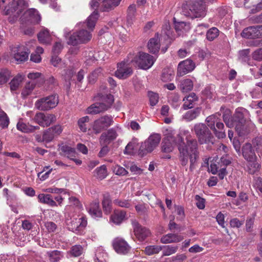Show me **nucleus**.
<instances>
[{
  "mask_svg": "<svg viewBox=\"0 0 262 262\" xmlns=\"http://www.w3.org/2000/svg\"><path fill=\"white\" fill-rule=\"evenodd\" d=\"M174 145L178 146L180 161L183 166L187 164L189 159L192 165L199 158L197 141L188 131L183 130L176 135L172 132L167 133L162 142V151L169 153L172 151Z\"/></svg>",
  "mask_w": 262,
  "mask_h": 262,
  "instance_id": "1",
  "label": "nucleus"
},
{
  "mask_svg": "<svg viewBox=\"0 0 262 262\" xmlns=\"http://www.w3.org/2000/svg\"><path fill=\"white\" fill-rule=\"evenodd\" d=\"M207 7L205 0H191L189 5V11L183 13L191 18L204 17L206 15Z\"/></svg>",
  "mask_w": 262,
  "mask_h": 262,
  "instance_id": "2",
  "label": "nucleus"
},
{
  "mask_svg": "<svg viewBox=\"0 0 262 262\" xmlns=\"http://www.w3.org/2000/svg\"><path fill=\"white\" fill-rule=\"evenodd\" d=\"M101 102H96L86 109V113L95 115L107 110L114 102L113 96L111 94L99 95Z\"/></svg>",
  "mask_w": 262,
  "mask_h": 262,
  "instance_id": "3",
  "label": "nucleus"
},
{
  "mask_svg": "<svg viewBox=\"0 0 262 262\" xmlns=\"http://www.w3.org/2000/svg\"><path fill=\"white\" fill-rule=\"evenodd\" d=\"M28 3L25 0H12L4 10L5 15H13L17 17L28 7Z\"/></svg>",
  "mask_w": 262,
  "mask_h": 262,
  "instance_id": "4",
  "label": "nucleus"
},
{
  "mask_svg": "<svg viewBox=\"0 0 262 262\" xmlns=\"http://www.w3.org/2000/svg\"><path fill=\"white\" fill-rule=\"evenodd\" d=\"M161 139L160 134H154L151 135L141 144L139 148V154L143 156L152 152L158 146Z\"/></svg>",
  "mask_w": 262,
  "mask_h": 262,
  "instance_id": "5",
  "label": "nucleus"
},
{
  "mask_svg": "<svg viewBox=\"0 0 262 262\" xmlns=\"http://www.w3.org/2000/svg\"><path fill=\"white\" fill-rule=\"evenodd\" d=\"M58 102V96L53 94L37 100L35 103V107L40 111H49L55 107Z\"/></svg>",
  "mask_w": 262,
  "mask_h": 262,
  "instance_id": "6",
  "label": "nucleus"
},
{
  "mask_svg": "<svg viewBox=\"0 0 262 262\" xmlns=\"http://www.w3.org/2000/svg\"><path fill=\"white\" fill-rule=\"evenodd\" d=\"M207 125L212 130L214 134L218 138H224L226 137L224 130V125L220 121L216 115L208 116L206 119Z\"/></svg>",
  "mask_w": 262,
  "mask_h": 262,
  "instance_id": "7",
  "label": "nucleus"
},
{
  "mask_svg": "<svg viewBox=\"0 0 262 262\" xmlns=\"http://www.w3.org/2000/svg\"><path fill=\"white\" fill-rule=\"evenodd\" d=\"M155 60L152 56L146 53L140 52L130 61L136 63L140 68L147 70L151 67Z\"/></svg>",
  "mask_w": 262,
  "mask_h": 262,
  "instance_id": "8",
  "label": "nucleus"
},
{
  "mask_svg": "<svg viewBox=\"0 0 262 262\" xmlns=\"http://www.w3.org/2000/svg\"><path fill=\"white\" fill-rule=\"evenodd\" d=\"M92 34L90 32L81 29L74 32L69 37L68 44L76 46L80 43H86L92 38Z\"/></svg>",
  "mask_w": 262,
  "mask_h": 262,
  "instance_id": "9",
  "label": "nucleus"
},
{
  "mask_svg": "<svg viewBox=\"0 0 262 262\" xmlns=\"http://www.w3.org/2000/svg\"><path fill=\"white\" fill-rule=\"evenodd\" d=\"M113 122V117L104 116L96 120L93 126V129L96 134L100 133L103 129L110 126Z\"/></svg>",
  "mask_w": 262,
  "mask_h": 262,
  "instance_id": "10",
  "label": "nucleus"
},
{
  "mask_svg": "<svg viewBox=\"0 0 262 262\" xmlns=\"http://www.w3.org/2000/svg\"><path fill=\"white\" fill-rule=\"evenodd\" d=\"M67 225L69 230L73 232L81 231L87 225V221L84 216L68 220Z\"/></svg>",
  "mask_w": 262,
  "mask_h": 262,
  "instance_id": "11",
  "label": "nucleus"
},
{
  "mask_svg": "<svg viewBox=\"0 0 262 262\" xmlns=\"http://www.w3.org/2000/svg\"><path fill=\"white\" fill-rule=\"evenodd\" d=\"M34 120L40 126L47 127L55 121L56 117L53 114H45L43 113L39 112L36 114Z\"/></svg>",
  "mask_w": 262,
  "mask_h": 262,
  "instance_id": "12",
  "label": "nucleus"
},
{
  "mask_svg": "<svg viewBox=\"0 0 262 262\" xmlns=\"http://www.w3.org/2000/svg\"><path fill=\"white\" fill-rule=\"evenodd\" d=\"M101 0H91L90 2L91 7L94 9L95 11L91 14V15L88 18L86 22V25L88 29L91 30H93L96 22L98 18V13L96 11L97 9L99 6V2Z\"/></svg>",
  "mask_w": 262,
  "mask_h": 262,
  "instance_id": "13",
  "label": "nucleus"
},
{
  "mask_svg": "<svg viewBox=\"0 0 262 262\" xmlns=\"http://www.w3.org/2000/svg\"><path fill=\"white\" fill-rule=\"evenodd\" d=\"M195 67L194 62L191 59H187L181 61L178 66L177 76H183L192 71Z\"/></svg>",
  "mask_w": 262,
  "mask_h": 262,
  "instance_id": "14",
  "label": "nucleus"
},
{
  "mask_svg": "<svg viewBox=\"0 0 262 262\" xmlns=\"http://www.w3.org/2000/svg\"><path fill=\"white\" fill-rule=\"evenodd\" d=\"M113 246L115 250L119 254H126L130 250V247L127 242L119 237L114 239Z\"/></svg>",
  "mask_w": 262,
  "mask_h": 262,
  "instance_id": "15",
  "label": "nucleus"
},
{
  "mask_svg": "<svg viewBox=\"0 0 262 262\" xmlns=\"http://www.w3.org/2000/svg\"><path fill=\"white\" fill-rule=\"evenodd\" d=\"M117 68L118 69L115 72V75L120 79H126L133 73L131 67L125 62H121L118 64Z\"/></svg>",
  "mask_w": 262,
  "mask_h": 262,
  "instance_id": "16",
  "label": "nucleus"
},
{
  "mask_svg": "<svg viewBox=\"0 0 262 262\" xmlns=\"http://www.w3.org/2000/svg\"><path fill=\"white\" fill-rule=\"evenodd\" d=\"M12 54L15 60L18 63L25 61L28 58L29 52L26 51L24 46L13 48Z\"/></svg>",
  "mask_w": 262,
  "mask_h": 262,
  "instance_id": "17",
  "label": "nucleus"
},
{
  "mask_svg": "<svg viewBox=\"0 0 262 262\" xmlns=\"http://www.w3.org/2000/svg\"><path fill=\"white\" fill-rule=\"evenodd\" d=\"M134 232L135 236L140 241H144L150 235L149 229L137 223L134 225Z\"/></svg>",
  "mask_w": 262,
  "mask_h": 262,
  "instance_id": "18",
  "label": "nucleus"
},
{
  "mask_svg": "<svg viewBox=\"0 0 262 262\" xmlns=\"http://www.w3.org/2000/svg\"><path fill=\"white\" fill-rule=\"evenodd\" d=\"M22 19L32 24H37L40 21L41 18L36 9H30L24 13Z\"/></svg>",
  "mask_w": 262,
  "mask_h": 262,
  "instance_id": "19",
  "label": "nucleus"
},
{
  "mask_svg": "<svg viewBox=\"0 0 262 262\" xmlns=\"http://www.w3.org/2000/svg\"><path fill=\"white\" fill-rule=\"evenodd\" d=\"M245 8L251 9L250 13H256L262 10V0H244Z\"/></svg>",
  "mask_w": 262,
  "mask_h": 262,
  "instance_id": "20",
  "label": "nucleus"
},
{
  "mask_svg": "<svg viewBox=\"0 0 262 262\" xmlns=\"http://www.w3.org/2000/svg\"><path fill=\"white\" fill-rule=\"evenodd\" d=\"M117 137L116 132L113 128L109 129L107 132L101 134L100 138V142L101 144H108L114 140Z\"/></svg>",
  "mask_w": 262,
  "mask_h": 262,
  "instance_id": "21",
  "label": "nucleus"
},
{
  "mask_svg": "<svg viewBox=\"0 0 262 262\" xmlns=\"http://www.w3.org/2000/svg\"><path fill=\"white\" fill-rule=\"evenodd\" d=\"M235 130L239 136L243 137L247 135L250 131L253 125L250 122H246L244 123H236Z\"/></svg>",
  "mask_w": 262,
  "mask_h": 262,
  "instance_id": "22",
  "label": "nucleus"
},
{
  "mask_svg": "<svg viewBox=\"0 0 262 262\" xmlns=\"http://www.w3.org/2000/svg\"><path fill=\"white\" fill-rule=\"evenodd\" d=\"M16 128L18 130L25 133H32L39 129L38 126H33L26 123L21 119L18 121Z\"/></svg>",
  "mask_w": 262,
  "mask_h": 262,
  "instance_id": "23",
  "label": "nucleus"
},
{
  "mask_svg": "<svg viewBox=\"0 0 262 262\" xmlns=\"http://www.w3.org/2000/svg\"><path fill=\"white\" fill-rule=\"evenodd\" d=\"M147 46L150 53L157 54L159 52L160 43V37L158 33L156 34L153 38L149 40Z\"/></svg>",
  "mask_w": 262,
  "mask_h": 262,
  "instance_id": "24",
  "label": "nucleus"
},
{
  "mask_svg": "<svg viewBox=\"0 0 262 262\" xmlns=\"http://www.w3.org/2000/svg\"><path fill=\"white\" fill-rule=\"evenodd\" d=\"M242 154L246 161L257 159V157L250 143H247L243 145L242 147Z\"/></svg>",
  "mask_w": 262,
  "mask_h": 262,
  "instance_id": "25",
  "label": "nucleus"
},
{
  "mask_svg": "<svg viewBox=\"0 0 262 262\" xmlns=\"http://www.w3.org/2000/svg\"><path fill=\"white\" fill-rule=\"evenodd\" d=\"M104 52L102 51L98 53H96L93 51H85L84 54L85 57V61L86 64H90L99 59L104 60L103 57L101 58Z\"/></svg>",
  "mask_w": 262,
  "mask_h": 262,
  "instance_id": "26",
  "label": "nucleus"
},
{
  "mask_svg": "<svg viewBox=\"0 0 262 262\" xmlns=\"http://www.w3.org/2000/svg\"><path fill=\"white\" fill-rule=\"evenodd\" d=\"M183 239V236L178 234L168 233L161 237V242L163 244L176 243L181 242Z\"/></svg>",
  "mask_w": 262,
  "mask_h": 262,
  "instance_id": "27",
  "label": "nucleus"
},
{
  "mask_svg": "<svg viewBox=\"0 0 262 262\" xmlns=\"http://www.w3.org/2000/svg\"><path fill=\"white\" fill-rule=\"evenodd\" d=\"M198 100V97L195 94L191 93L183 98L184 104L182 107L184 110L191 108Z\"/></svg>",
  "mask_w": 262,
  "mask_h": 262,
  "instance_id": "28",
  "label": "nucleus"
},
{
  "mask_svg": "<svg viewBox=\"0 0 262 262\" xmlns=\"http://www.w3.org/2000/svg\"><path fill=\"white\" fill-rule=\"evenodd\" d=\"M88 210L90 214L93 218L100 217L102 216V212L98 202L94 201L91 203L88 207Z\"/></svg>",
  "mask_w": 262,
  "mask_h": 262,
  "instance_id": "29",
  "label": "nucleus"
},
{
  "mask_svg": "<svg viewBox=\"0 0 262 262\" xmlns=\"http://www.w3.org/2000/svg\"><path fill=\"white\" fill-rule=\"evenodd\" d=\"M121 0H103L100 9L103 11H109L118 6Z\"/></svg>",
  "mask_w": 262,
  "mask_h": 262,
  "instance_id": "30",
  "label": "nucleus"
},
{
  "mask_svg": "<svg viewBox=\"0 0 262 262\" xmlns=\"http://www.w3.org/2000/svg\"><path fill=\"white\" fill-rule=\"evenodd\" d=\"M126 215L125 211L115 210L111 216V221L116 225H119L125 219Z\"/></svg>",
  "mask_w": 262,
  "mask_h": 262,
  "instance_id": "31",
  "label": "nucleus"
},
{
  "mask_svg": "<svg viewBox=\"0 0 262 262\" xmlns=\"http://www.w3.org/2000/svg\"><path fill=\"white\" fill-rule=\"evenodd\" d=\"M201 107H196L193 110L187 111L183 116V119L187 121L195 119L201 113Z\"/></svg>",
  "mask_w": 262,
  "mask_h": 262,
  "instance_id": "32",
  "label": "nucleus"
},
{
  "mask_svg": "<svg viewBox=\"0 0 262 262\" xmlns=\"http://www.w3.org/2000/svg\"><path fill=\"white\" fill-rule=\"evenodd\" d=\"M194 130L195 134L198 137V140L204 141L202 135L205 134L209 130L208 128L206 125L203 123H199L195 125L194 127ZM208 133H207V134Z\"/></svg>",
  "mask_w": 262,
  "mask_h": 262,
  "instance_id": "33",
  "label": "nucleus"
},
{
  "mask_svg": "<svg viewBox=\"0 0 262 262\" xmlns=\"http://www.w3.org/2000/svg\"><path fill=\"white\" fill-rule=\"evenodd\" d=\"M256 31V27H249L243 30L241 35L243 37L246 38H257Z\"/></svg>",
  "mask_w": 262,
  "mask_h": 262,
  "instance_id": "34",
  "label": "nucleus"
},
{
  "mask_svg": "<svg viewBox=\"0 0 262 262\" xmlns=\"http://www.w3.org/2000/svg\"><path fill=\"white\" fill-rule=\"evenodd\" d=\"M193 87V82L190 79H184L180 82L179 88L183 92L190 91Z\"/></svg>",
  "mask_w": 262,
  "mask_h": 262,
  "instance_id": "35",
  "label": "nucleus"
},
{
  "mask_svg": "<svg viewBox=\"0 0 262 262\" xmlns=\"http://www.w3.org/2000/svg\"><path fill=\"white\" fill-rule=\"evenodd\" d=\"M39 202L41 203L46 204L50 206H56L57 204L55 201L49 194H39L38 196Z\"/></svg>",
  "mask_w": 262,
  "mask_h": 262,
  "instance_id": "36",
  "label": "nucleus"
},
{
  "mask_svg": "<svg viewBox=\"0 0 262 262\" xmlns=\"http://www.w3.org/2000/svg\"><path fill=\"white\" fill-rule=\"evenodd\" d=\"M38 39L41 43L49 44L50 43L51 39L49 32L47 29H43L38 34Z\"/></svg>",
  "mask_w": 262,
  "mask_h": 262,
  "instance_id": "37",
  "label": "nucleus"
},
{
  "mask_svg": "<svg viewBox=\"0 0 262 262\" xmlns=\"http://www.w3.org/2000/svg\"><path fill=\"white\" fill-rule=\"evenodd\" d=\"M248 171L250 174H254L260 168V164L257 162V159L247 161Z\"/></svg>",
  "mask_w": 262,
  "mask_h": 262,
  "instance_id": "38",
  "label": "nucleus"
},
{
  "mask_svg": "<svg viewBox=\"0 0 262 262\" xmlns=\"http://www.w3.org/2000/svg\"><path fill=\"white\" fill-rule=\"evenodd\" d=\"M24 79V76L21 74H17L10 81V89L12 91L16 90L20 86L21 83Z\"/></svg>",
  "mask_w": 262,
  "mask_h": 262,
  "instance_id": "39",
  "label": "nucleus"
},
{
  "mask_svg": "<svg viewBox=\"0 0 262 262\" xmlns=\"http://www.w3.org/2000/svg\"><path fill=\"white\" fill-rule=\"evenodd\" d=\"M95 262H106L107 258V253L101 248H98L95 254Z\"/></svg>",
  "mask_w": 262,
  "mask_h": 262,
  "instance_id": "40",
  "label": "nucleus"
},
{
  "mask_svg": "<svg viewBox=\"0 0 262 262\" xmlns=\"http://www.w3.org/2000/svg\"><path fill=\"white\" fill-rule=\"evenodd\" d=\"M47 254L49 257L50 262H57L63 257L61 252L57 250L49 251Z\"/></svg>",
  "mask_w": 262,
  "mask_h": 262,
  "instance_id": "41",
  "label": "nucleus"
},
{
  "mask_svg": "<svg viewBox=\"0 0 262 262\" xmlns=\"http://www.w3.org/2000/svg\"><path fill=\"white\" fill-rule=\"evenodd\" d=\"M11 77V72L8 69H2L0 71V84L6 83Z\"/></svg>",
  "mask_w": 262,
  "mask_h": 262,
  "instance_id": "42",
  "label": "nucleus"
},
{
  "mask_svg": "<svg viewBox=\"0 0 262 262\" xmlns=\"http://www.w3.org/2000/svg\"><path fill=\"white\" fill-rule=\"evenodd\" d=\"M162 248L160 246L152 245L148 246L145 247L144 253L147 255H151L153 254H158L161 251Z\"/></svg>",
  "mask_w": 262,
  "mask_h": 262,
  "instance_id": "43",
  "label": "nucleus"
},
{
  "mask_svg": "<svg viewBox=\"0 0 262 262\" xmlns=\"http://www.w3.org/2000/svg\"><path fill=\"white\" fill-rule=\"evenodd\" d=\"M95 176L98 179L102 180L107 176V171L105 165H103L97 167L95 170Z\"/></svg>",
  "mask_w": 262,
  "mask_h": 262,
  "instance_id": "44",
  "label": "nucleus"
},
{
  "mask_svg": "<svg viewBox=\"0 0 262 262\" xmlns=\"http://www.w3.org/2000/svg\"><path fill=\"white\" fill-rule=\"evenodd\" d=\"M138 144V140L133 139L126 146L124 154L131 155L134 153L135 148L137 147Z\"/></svg>",
  "mask_w": 262,
  "mask_h": 262,
  "instance_id": "45",
  "label": "nucleus"
},
{
  "mask_svg": "<svg viewBox=\"0 0 262 262\" xmlns=\"http://www.w3.org/2000/svg\"><path fill=\"white\" fill-rule=\"evenodd\" d=\"M219 35V30L215 27H212L208 30L206 33V38L209 41L215 39Z\"/></svg>",
  "mask_w": 262,
  "mask_h": 262,
  "instance_id": "46",
  "label": "nucleus"
},
{
  "mask_svg": "<svg viewBox=\"0 0 262 262\" xmlns=\"http://www.w3.org/2000/svg\"><path fill=\"white\" fill-rule=\"evenodd\" d=\"M83 251L82 247L80 245H76L71 247V250L68 252L72 256L78 257L80 256Z\"/></svg>",
  "mask_w": 262,
  "mask_h": 262,
  "instance_id": "47",
  "label": "nucleus"
},
{
  "mask_svg": "<svg viewBox=\"0 0 262 262\" xmlns=\"http://www.w3.org/2000/svg\"><path fill=\"white\" fill-rule=\"evenodd\" d=\"M35 86V83L33 81H30L28 82L25 88H24L22 92L21 95L24 97H27V96L29 95L34 89Z\"/></svg>",
  "mask_w": 262,
  "mask_h": 262,
  "instance_id": "48",
  "label": "nucleus"
},
{
  "mask_svg": "<svg viewBox=\"0 0 262 262\" xmlns=\"http://www.w3.org/2000/svg\"><path fill=\"white\" fill-rule=\"evenodd\" d=\"M231 113L229 110H226L225 114L223 115V120L226 125L230 128L234 126V123L233 118H231Z\"/></svg>",
  "mask_w": 262,
  "mask_h": 262,
  "instance_id": "49",
  "label": "nucleus"
},
{
  "mask_svg": "<svg viewBox=\"0 0 262 262\" xmlns=\"http://www.w3.org/2000/svg\"><path fill=\"white\" fill-rule=\"evenodd\" d=\"M252 185L259 196L262 197V179L259 177L255 178Z\"/></svg>",
  "mask_w": 262,
  "mask_h": 262,
  "instance_id": "50",
  "label": "nucleus"
},
{
  "mask_svg": "<svg viewBox=\"0 0 262 262\" xmlns=\"http://www.w3.org/2000/svg\"><path fill=\"white\" fill-rule=\"evenodd\" d=\"M90 121L89 117L84 116L80 118L78 121V125L80 129L83 132H86L88 126L86 123Z\"/></svg>",
  "mask_w": 262,
  "mask_h": 262,
  "instance_id": "51",
  "label": "nucleus"
},
{
  "mask_svg": "<svg viewBox=\"0 0 262 262\" xmlns=\"http://www.w3.org/2000/svg\"><path fill=\"white\" fill-rule=\"evenodd\" d=\"M103 209L106 214H109L112 210L111 201L108 196H104L102 202Z\"/></svg>",
  "mask_w": 262,
  "mask_h": 262,
  "instance_id": "52",
  "label": "nucleus"
},
{
  "mask_svg": "<svg viewBox=\"0 0 262 262\" xmlns=\"http://www.w3.org/2000/svg\"><path fill=\"white\" fill-rule=\"evenodd\" d=\"M207 132L205 133V134H203L202 135V137L203 138V140L204 141H201L200 140H199V142H200V144H213V142H214V137L213 136H212V134L211 133L210 131L209 130L208 132H207Z\"/></svg>",
  "mask_w": 262,
  "mask_h": 262,
  "instance_id": "53",
  "label": "nucleus"
},
{
  "mask_svg": "<svg viewBox=\"0 0 262 262\" xmlns=\"http://www.w3.org/2000/svg\"><path fill=\"white\" fill-rule=\"evenodd\" d=\"M233 120L234 125L236 123H244L246 120L244 118V115L242 112L240 111V109H236L235 113L233 118Z\"/></svg>",
  "mask_w": 262,
  "mask_h": 262,
  "instance_id": "54",
  "label": "nucleus"
},
{
  "mask_svg": "<svg viewBox=\"0 0 262 262\" xmlns=\"http://www.w3.org/2000/svg\"><path fill=\"white\" fill-rule=\"evenodd\" d=\"M173 76V71L170 69H164L162 74L161 79L164 82H167L171 80Z\"/></svg>",
  "mask_w": 262,
  "mask_h": 262,
  "instance_id": "55",
  "label": "nucleus"
},
{
  "mask_svg": "<svg viewBox=\"0 0 262 262\" xmlns=\"http://www.w3.org/2000/svg\"><path fill=\"white\" fill-rule=\"evenodd\" d=\"M178 250V246H171L168 245L165 246L164 247V249L163 250V256H169L171 254H174L177 252Z\"/></svg>",
  "mask_w": 262,
  "mask_h": 262,
  "instance_id": "56",
  "label": "nucleus"
},
{
  "mask_svg": "<svg viewBox=\"0 0 262 262\" xmlns=\"http://www.w3.org/2000/svg\"><path fill=\"white\" fill-rule=\"evenodd\" d=\"M9 123V120L6 114L0 110V125L2 128L8 127Z\"/></svg>",
  "mask_w": 262,
  "mask_h": 262,
  "instance_id": "57",
  "label": "nucleus"
},
{
  "mask_svg": "<svg viewBox=\"0 0 262 262\" xmlns=\"http://www.w3.org/2000/svg\"><path fill=\"white\" fill-rule=\"evenodd\" d=\"M175 29L177 32L181 31H187L190 29L189 24H187L184 21H180L176 23Z\"/></svg>",
  "mask_w": 262,
  "mask_h": 262,
  "instance_id": "58",
  "label": "nucleus"
},
{
  "mask_svg": "<svg viewBox=\"0 0 262 262\" xmlns=\"http://www.w3.org/2000/svg\"><path fill=\"white\" fill-rule=\"evenodd\" d=\"M114 203L120 207L128 208L132 206L130 201L128 200L116 199L114 201Z\"/></svg>",
  "mask_w": 262,
  "mask_h": 262,
  "instance_id": "59",
  "label": "nucleus"
},
{
  "mask_svg": "<svg viewBox=\"0 0 262 262\" xmlns=\"http://www.w3.org/2000/svg\"><path fill=\"white\" fill-rule=\"evenodd\" d=\"M101 74L102 69L101 68L96 69L89 75V81L92 83L94 82L97 78L101 75Z\"/></svg>",
  "mask_w": 262,
  "mask_h": 262,
  "instance_id": "60",
  "label": "nucleus"
},
{
  "mask_svg": "<svg viewBox=\"0 0 262 262\" xmlns=\"http://www.w3.org/2000/svg\"><path fill=\"white\" fill-rule=\"evenodd\" d=\"M148 95L149 99L150 104L151 106L156 105L159 101V98L158 94L152 92H149Z\"/></svg>",
  "mask_w": 262,
  "mask_h": 262,
  "instance_id": "61",
  "label": "nucleus"
},
{
  "mask_svg": "<svg viewBox=\"0 0 262 262\" xmlns=\"http://www.w3.org/2000/svg\"><path fill=\"white\" fill-rule=\"evenodd\" d=\"M43 135L44 137V141H45V142L46 143L51 142L55 137L49 128L43 132Z\"/></svg>",
  "mask_w": 262,
  "mask_h": 262,
  "instance_id": "62",
  "label": "nucleus"
},
{
  "mask_svg": "<svg viewBox=\"0 0 262 262\" xmlns=\"http://www.w3.org/2000/svg\"><path fill=\"white\" fill-rule=\"evenodd\" d=\"M244 223V221H240L237 218H233L230 221V226L232 228H239Z\"/></svg>",
  "mask_w": 262,
  "mask_h": 262,
  "instance_id": "63",
  "label": "nucleus"
},
{
  "mask_svg": "<svg viewBox=\"0 0 262 262\" xmlns=\"http://www.w3.org/2000/svg\"><path fill=\"white\" fill-rule=\"evenodd\" d=\"M253 145L256 148L257 150H261V154L262 155V138L260 137H257L255 138L252 142Z\"/></svg>",
  "mask_w": 262,
  "mask_h": 262,
  "instance_id": "64",
  "label": "nucleus"
}]
</instances>
